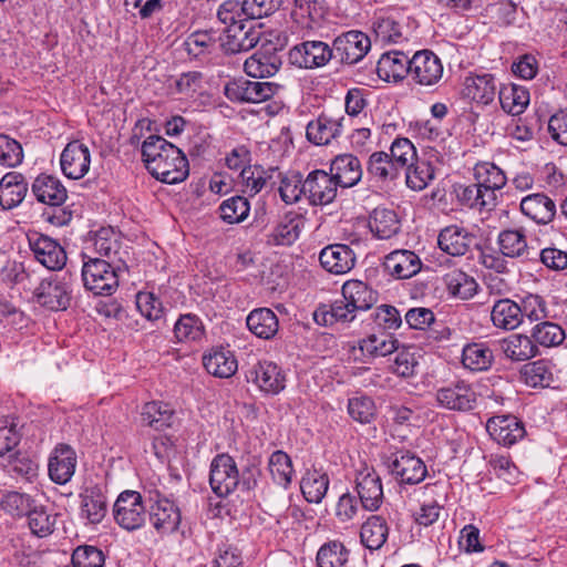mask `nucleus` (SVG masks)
<instances>
[{"mask_svg":"<svg viewBox=\"0 0 567 567\" xmlns=\"http://www.w3.org/2000/svg\"><path fill=\"white\" fill-rule=\"evenodd\" d=\"M566 334L564 329L551 321H542L532 329V339L537 346L545 348L557 347L563 343Z\"/></svg>","mask_w":567,"mask_h":567,"instance_id":"4d7b16f0","label":"nucleus"},{"mask_svg":"<svg viewBox=\"0 0 567 567\" xmlns=\"http://www.w3.org/2000/svg\"><path fill=\"white\" fill-rule=\"evenodd\" d=\"M357 313V309L351 307L350 302L342 297V299L336 300L330 306L319 307L313 313V319L318 324L322 326L349 323L355 319Z\"/></svg>","mask_w":567,"mask_h":567,"instance_id":"f704fd0d","label":"nucleus"},{"mask_svg":"<svg viewBox=\"0 0 567 567\" xmlns=\"http://www.w3.org/2000/svg\"><path fill=\"white\" fill-rule=\"evenodd\" d=\"M174 412L167 403L161 401L147 402L141 411L143 425L162 431L172 425Z\"/></svg>","mask_w":567,"mask_h":567,"instance_id":"a18cd8bd","label":"nucleus"},{"mask_svg":"<svg viewBox=\"0 0 567 567\" xmlns=\"http://www.w3.org/2000/svg\"><path fill=\"white\" fill-rule=\"evenodd\" d=\"M493 324L503 330H514L522 324L519 303L508 299H498L491 311Z\"/></svg>","mask_w":567,"mask_h":567,"instance_id":"a19ab883","label":"nucleus"},{"mask_svg":"<svg viewBox=\"0 0 567 567\" xmlns=\"http://www.w3.org/2000/svg\"><path fill=\"white\" fill-rule=\"evenodd\" d=\"M398 344L391 336L371 334L360 342V350L372 358L385 357L398 351Z\"/></svg>","mask_w":567,"mask_h":567,"instance_id":"e2e57ef3","label":"nucleus"},{"mask_svg":"<svg viewBox=\"0 0 567 567\" xmlns=\"http://www.w3.org/2000/svg\"><path fill=\"white\" fill-rule=\"evenodd\" d=\"M333 55V49L319 40L303 41L288 52V61L299 69H316L326 65Z\"/></svg>","mask_w":567,"mask_h":567,"instance_id":"9d476101","label":"nucleus"},{"mask_svg":"<svg viewBox=\"0 0 567 567\" xmlns=\"http://www.w3.org/2000/svg\"><path fill=\"white\" fill-rule=\"evenodd\" d=\"M115 522L126 530L141 528L146 520V507L142 495L136 491L122 492L114 503Z\"/></svg>","mask_w":567,"mask_h":567,"instance_id":"39448f33","label":"nucleus"},{"mask_svg":"<svg viewBox=\"0 0 567 567\" xmlns=\"http://www.w3.org/2000/svg\"><path fill=\"white\" fill-rule=\"evenodd\" d=\"M91 153L89 147L80 141L66 144L60 156L61 171L70 179L84 177L90 169Z\"/></svg>","mask_w":567,"mask_h":567,"instance_id":"2eb2a0df","label":"nucleus"},{"mask_svg":"<svg viewBox=\"0 0 567 567\" xmlns=\"http://www.w3.org/2000/svg\"><path fill=\"white\" fill-rule=\"evenodd\" d=\"M25 516L33 535L47 537L53 532L55 518L48 514L43 507L38 508L33 506Z\"/></svg>","mask_w":567,"mask_h":567,"instance_id":"774afa93","label":"nucleus"},{"mask_svg":"<svg viewBox=\"0 0 567 567\" xmlns=\"http://www.w3.org/2000/svg\"><path fill=\"white\" fill-rule=\"evenodd\" d=\"M268 468L274 482L287 488L292 478L293 468L289 455L284 451H275L268 462Z\"/></svg>","mask_w":567,"mask_h":567,"instance_id":"6e6d98bb","label":"nucleus"},{"mask_svg":"<svg viewBox=\"0 0 567 567\" xmlns=\"http://www.w3.org/2000/svg\"><path fill=\"white\" fill-rule=\"evenodd\" d=\"M28 243L35 260L47 269L56 271L65 266L66 252L58 240L34 231L28 235Z\"/></svg>","mask_w":567,"mask_h":567,"instance_id":"1a4fd4ad","label":"nucleus"},{"mask_svg":"<svg viewBox=\"0 0 567 567\" xmlns=\"http://www.w3.org/2000/svg\"><path fill=\"white\" fill-rule=\"evenodd\" d=\"M391 474L401 483L415 485L421 483L427 474L424 462L409 451H401L393 455L389 464Z\"/></svg>","mask_w":567,"mask_h":567,"instance_id":"ddd939ff","label":"nucleus"},{"mask_svg":"<svg viewBox=\"0 0 567 567\" xmlns=\"http://www.w3.org/2000/svg\"><path fill=\"white\" fill-rule=\"evenodd\" d=\"M302 227V216L298 213L289 212L274 227L268 235L267 241L275 246H290L299 238Z\"/></svg>","mask_w":567,"mask_h":567,"instance_id":"cd10ccee","label":"nucleus"},{"mask_svg":"<svg viewBox=\"0 0 567 567\" xmlns=\"http://www.w3.org/2000/svg\"><path fill=\"white\" fill-rule=\"evenodd\" d=\"M34 298L49 310H65L72 298V276L65 272L44 278L35 288Z\"/></svg>","mask_w":567,"mask_h":567,"instance_id":"f03ea898","label":"nucleus"},{"mask_svg":"<svg viewBox=\"0 0 567 567\" xmlns=\"http://www.w3.org/2000/svg\"><path fill=\"white\" fill-rule=\"evenodd\" d=\"M368 174L378 182L386 183L396 179L401 171L392 161L388 152H373L367 162Z\"/></svg>","mask_w":567,"mask_h":567,"instance_id":"c03bdc74","label":"nucleus"},{"mask_svg":"<svg viewBox=\"0 0 567 567\" xmlns=\"http://www.w3.org/2000/svg\"><path fill=\"white\" fill-rule=\"evenodd\" d=\"M330 173L340 187L350 188L361 181L363 171L357 156L340 154L332 159Z\"/></svg>","mask_w":567,"mask_h":567,"instance_id":"5701e85b","label":"nucleus"},{"mask_svg":"<svg viewBox=\"0 0 567 567\" xmlns=\"http://www.w3.org/2000/svg\"><path fill=\"white\" fill-rule=\"evenodd\" d=\"M303 181L300 173H291L281 176L279 195L282 202L286 204H293L300 200L302 196L306 197V190H303Z\"/></svg>","mask_w":567,"mask_h":567,"instance_id":"0e129e2a","label":"nucleus"},{"mask_svg":"<svg viewBox=\"0 0 567 567\" xmlns=\"http://www.w3.org/2000/svg\"><path fill=\"white\" fill-rule=\"evenodd\" d=\"M504 355L513 362L527 361L538 354V348L532 336L513 333L499 341Z\"/></svg>","mask_w":567,"mask_h":567,"instance_id":"7c9ffc66","label":"nucleus"},{"mask_svg":"<svg viewBox=\"0 0 567 567\" xmlns=\"http://www.w3.org/2000/svg\"><path fill=\"white\" fill-rule=\"evenodd\" d=\"M522 214L537 225L550 224L557 216L555 200L545 193H533L522 198L519 204Z\"/></svg>","mask_w":567,"mask_h":567,"instance_id":"a211bd4d","label":"nucleus"},{"mask_svg":"<svg viewBox=\"0 0 567 567\" xmlns=\"http://www.w3.org/2000/svg\"><path fill=\"white\" fill-rule=\"evenodd\" d=\"M333 45L342 62L354 64L368 53L371 42L363 32L352 30L339 35Z\"/></svg>","mask_w":567,"mask_h":567,"instance_id":"6ab92c4d","label":"nucleus"},{"mask_svg":"<svg viewBox=\"0 0 567 567\" xmlns=\"http://www.w3.org/2000/svg\"><path fill=\"white\" fill-rule=\"evenodd\" d=\"M81 275L84 287L96 296H111L118 287V270L101 258L84 261Z\"/></svg>","mask_w":567,"mask_h":567,"instance_id":"7ed1b4c3","label":"nucleus"},{"mask_svg":"<svg viewBox=\"0 0 567 567\" xmlns=\"http://www.w3.org/2000/svg\"><path fill=\"white\" fill-rule=\"evenodd\" d=\"M437 405L458 412H468L476 406L477 396L472 385L463 380L441 386L435 391Z\"/></svg>","mask_w":567,"mask_h":567,"instance_id":"9b49d317","label":"nucleus"},{"mask_svg":"<svg viewBox=\"0 0 567 567\" xmlns=\"http://www.w3.org/2000/svg\"><path fill=\"white\" fill-rule=\"evenodd\" d=\"M246 323L256 337L265 340L274 338L279 329L278 318L269 308L254 309L247 316Z\"/></svg>","mask_w":567,"mask_h":567,"instance_id":"58836bf2","label":"nucleus"},{"mask_svg":"<svg viewBox=\"0 0 567 567\" xmlns=\"http://www.w3.org/2000/svg\"><path fill=\"white\" fill-rule=\"evenodd\" d=\"M338 184L331 173L323 169L310 172L303 181V190L311 205H328L337 196Z\"/></svg>","mask_w":567,"mask_h":567,"instance_id":"f8f14e48","label":"nucleus"},{"mask_svg":"<svg viewBox=\"0 0 567 567\" xmlns=\"http://www.w3.org/2000/svg\"><path fill=\"white\" fill-rule=\"evenodd\" d=\"M355 491L365 511L374 512L383 502L381 477L374 468H364L357 474Z\"/></svg>","mask_w":567,"mask_h":567,"instance_id":"f3484780","label":"nucleus"},{"mask_svg":"<svg viewBox=\"0 0 567 567\" xmlns=\"http://www.w3.org/2000/svg\"><path fill=\"white\" fill-rule=\"evenodd\" d=\"M220 40L227 53L236 54L255 48L259 41V32L251 28L246 29L244 24L233 25L224 30V38Z\"/></svg>","mask_w":567,"mask_h":567,"instance_id":"c85d7f7f","label":"nucleus"},{"mask_svg":"<svg viewBox=\"0 0 567 567\" xmlns=\"http://www.w3.org/2000/svg\"><path fill=\"white\" fill-rule=\"evenodd\" d=\"M400 227V219L393 209L377 207L369 219V228L379 239H390L399 233Z\"/></svg>","mask_w":567,"mask_h":567,"instance_id":"ea45409f","label":"nucleus"},{"mask_svg":"<svg viewBox=\"0 0 567 567\" xmlns=\"http://www.w3.org/2000/svg\"><path fill=\"white\" fill-rule=\"evenodd\" d=\"M403 171H405L406 186L412 190H423L434 178L432 164L425 159H419L417 157Z\"/></svg>","mask_w":567,"mask_h":567,"instance_id":"603ef678","label":"nucleus"},{"mask_svg":"<svg viewBox=\"0 0 567 567\" xmlns=\"http://www.w3.org/2000/svg\"><path fill=\"white\" fill-rule=\"evenodd\" d=\"M275 173L281 176L277 167L265 169L261 166H248L247 168H243L240 176L246 192H248L250 196H254L269 184Z\"/></svg>","mask_w":567,"mask_h":567,"instance_id":"5fc2aeb1","label":"nucleus"},{"mask_svg":"<svg viewBox=\"0 0 567 567\" xmlns=\"http://www.w3.org/2000/svg\"><path fill=\"white\" fill-rule=\"evenodd\" d=\"M473 240L474 236L467 230L451 225L440 231L437 244L444 252L451 256H463L468 251Z\"/></svg>","mask_w":567,"mask_h":567,"instance_id":"2f4dec72","label":"nucleus"},{"mask_svg":"<svg viewBox=\"0 0 567 567\" xmlns=\"http://www.w3.org/2000/svg\"><path fill=\"white\" fill-rule=\"evenodd\" d=\"M497 244L501 252L511 258L527 255V239L523 229H505L498 234Z\"/></svg>","mask_w":567,"mask_h":567,"instance_id":"8fccbe9b","label":"nucleus"},{"mask_svg":"<svg viewBox=\"0 0 567 567\" xmlns=\"http://www.w3.org/2000/svg\"><path fill=\"white\" fill-rule=\"evenodd\" d=\"M389 527L384 518L378 515L370 516L361 526L360 538L364 547L370 550L380 549L386 542Z\"/></svg>","mask_w":567,"mask_h":567,"instance_id":"49530a36","label":"nucleus"},{"mask_svg":"<svg viewBox=\"0 0 567 567\" xmlns=\"http://www.w3.org/2000/svg\"><path fill=\"white\" fill-rule=\"evenodd\" d=\"M486 431L495 442L504 446L514 445L526 434L523 422L511 414L489 417Z\"/></svg>","mask_w":567,"mask_h":567,"instance_id":"dca6fc26","label":"nucleus"},{"mask_svg":"<svg viewBox=\"0 0 567 567\" xmlns=\"http://www.w3.org/2000/svg\"><path fill=\"white\" fill-rule=\"evenodd\" d=\"M203 364L209 374L220 379L233 377L238 369L235 354L224 348L212 349L204 354Z\"/></svg>","mask_w":567,"mask_h":567,"instance_id":"c756f323","label":"nucleus"},{"mask_svg":"<svg viewBox=\"0 0 567 567\" xmlns=\"http://www.w3.org/2000/svg\"><path fill=\"white\" fill-rule=\"evenodd\" d=\"M456 197L462 205L468 208L482 210L491 209L495 206L491 193H485L476 182L471 185L460 186L456 189Z\"/></svg>","mask_w":567,"mask_h":567,"instance_id":"864d4df0","label":"nucleus"},{"mask_svg":"<svg viewBox=\"0 0 567 567\" xmlns=\"http://www.w3.org/2000/svg\"><path fill=\"white\" fill-rule=\"evenodd\" d=\"M246 380L268 395H277L286 388V374L282 369L268 360L251 364L246 371Z\"/></svg>","mask_w":567,"mask_h":567,"instance_id":"0eeeda50","label":"nucleus"},{"mask_svg":"<svg viewBox=\"0 0 567 567\" xmlns=\"http://www.w3.org/2000/svg\"><path fill=\"white\" fill-rule=\"evenodd\" d=\"M174 334L177 341H197L204 334V326L195 315H182L174 324Z\"/></svg>","mask_w":567,"mask_h":567,"instance_id":"680f3d73","label":"nucleus"},{"mask_svg":"<svg viewBox=\"0 0 567 567\" xmlns=\"http://www.w3.org/2000/svg\"><path fill=\"white\" fill-rule=\"evenodd\" d=\"M329 488V477L318 470L308 471L300 482V489L309 503L319 504Z\"/></svg>","mask_w":567,"mask_h":567,"instance_id":"de8ad7c7","label":"nucleus"},{"mask_svg":"<svg viewBox=\"0 0 567 567\" xmlns=\"http://www.w3.org/2000/svg\"><path fill=\"white\" fill-rule=\"evenodd\" d=\"M474 178L485 193H491L492 200L496 204V190L502 189L507 182L505 173L494 163L482 162L474 167Z\"/></svg>","mask_w":567,"mask_h":567,"instance_id":"e433bc0d","label":"nucleus"},{"mask_svg":"<svg viewBox=\"0 0 567 567\" xmlns=\"http://www.w3.org/2000/svg\"><path fill=\"white\" fill-rule=\"evenodd\" d=\"M142 157L147 171L166 184L183 182L189 173L185 154L158 135H150L142 144Z\"/></svg>","mask_w":567,"mask_h":567,"instance_id":"f257e3e1","label":"nucleus"},{"mask_svg":"<svg viewBox=\"0 0 567 567\" xmlns=\"http://www.w3.org/2000/svg\"><path fill=\"white\" fill-rule=\"evenodd\" d=\"M498 99L502 109L512 115L522 114L529 104L528 90L518 84H506L501 86Z\"/></svg>","mask_w":567,"mask_h":567,"instance_id":"37998d69","label":"nucleus"},{"mask_svg":"<svg viewBox=\"0 0 567 567\" xmlns=\"http://www.w3.org/2000/svg\"><path fill=\"white\" fill-rule=\"evenodd\" d=\"M281 64V56L276 49H261L245 61L244 70L251 78H267L275 75Z\"/></svg>","mask_w":567,"mask_h":567,"instance_id":"393cba45","label":"nucleus"},{"mask_svg":"<svg viewBox=\"0 0 567 567\" xmlns=\"http://www.w3.org/2000/svg\"><path fill=\"white\" fill-rule=\"evenodd\" d=\"M388 154L401 172L417 157L415 146L406 137H396Z\"/></svg>","mask_w":567,"mask_h":567,"instance_id":"69168bd1","label":"nucleus"},{"mask_svg":"<svg viewBox=\"0 0 567 567\" xmlns=\"http://www.w3.org/2000/svg\"><path fill=\"white\" fill-rule=\"evenodd\" d=\"M421 259L411 250H395L385 257V269L398 279L411 278L421 269Z\"/></svg>","mask_w":567,"mask_h":567,"instance_id":"473e14b6","label":"nucleus"},{"mask_svg":"<svg viewBox=\"0 0 567 567\" xmlns=\"http://www.w3.org/2000/svg\"><path fill=\"white\" fill-rule=\"evenodd\" d=\"M37 200L49 206H62L68 199V192L62 182L52 175H39L32 184Z\"/></svg>","mask_w":567,"mask_h":567,"instance_id":"b1692460","label":"nucleus"},{"mask_svg":"<svg viewBox=\"0 0 567 567\" xmlns=\"http://www.w3.org/2000/svg\"><path fill=\"white\" fill-rule=\"evenodd\" d=\"M218 209L225 223L239 224L248 217L250 204L246 197L236 195L225 199Z\"/></svg>","mask_w":567,"mask_h":567,"instance_id":"bf43d9fd","label":"nucleus"},{"mask_svg":"<svg viewBox=\"0 0 567 567\" xmlns=\"http://www.w3.org/2000/svg\"><path fill=\"white\" fill-rule=\"evenodd\" d=\"M520 379L532 388H547L554 382V374L550 363L545 360H537L525 364L520 369Z\"/></svg>","mask_w":567,"mask_h":567,"instance_id":"09e8293b","label":"nucleus"},{"mask_svg":"<svg viewBox=\"0 0 567 567\" xmlns=\"http://www.w3.org/2000/svg\"><path fill=\"white\" fill-rule=\"evenodd\" d=\"M493 361V351L485 343H472L463 349V365L472 371H485L489 369Z\"/></svg>","mask_w":567,"mask_h":567,"instance_id":"3c124183","label":"nucleus"},{"mask_svg":"<svg viewBox=\"0 0 567 567\" xmlns=\"http://www.w3.org/2000/svg\"><path fill=\"white\" fill-rule=\"evenodd\" d=\"M354 251L344 244H333L324 247L319 255L321 266L334 275L349 272L355 265Z\"/></svg>","mask_w":567,"mask_h":567,"instance_id":"412c9836","label":"nucleus"},{"mask_svg":"<svg viewBox=\"0 0 567 567\" xmlns=\"http://www.w3.org/2000/svg\"><path fill=\"white\" fill-rule=\"evenodd\" d=\"M28 192L24 177L17 172L6 174L0 181V205L12 209L22 203Z\"/></svg>","mask_w":567,"mask_h":567,"instance_id":"72a5a7b5","label":"nucleus"},{"mask_svg":"<svg viewBox=\"0 0 567 567\" xmlns=\"http://www.w3.org/2000/svg\"><path fill=\"white\" fill-rule=\"evenodd\" d=\"M411 59L402 51L386 52L377 64V73L386 82H398L410 74Z\"/></svg>","mask_w":567,"mask_h":567,"instance_id":"bb28decb","label":"nucleus"},{"mask_svg":"<svg viewBox=\"0 0 567 567\" xmlns=\"http://www.w3.org/2000/svg\"><path fill=\"white\" fill-rule=\"evenodd\" d=\"M76 467V454L68 444H59L52 452L48 470L50 478L60 485L71 481Z\"/></svg>","mask_w":567,"mask_h":567,"instance_id":"aec40b11","label":"nucleus"},{"mask_svg":"<svg viewBox=\"0 0 567 567\" xmlns=\"http://www.w3.org/2000/svg\"><path fill=\"white\" fill-rule=\"evenodd\" d=\"M342 297L357 311H367L378 301V292L361 280H348L342 286Z\"/></svg>","mask_w":567,"mask_h":567,"instance_id":"4c0bfd02","label":"nucleus"},{"mask_svg":"<svg viewBox=\"0 0 567 567\" xmlns=\"http://www.w3.org/2000/svg\"><path fill=\"white\" fill-rule=\"evenodd\" d=\"M239 484L236 462L228 454L216 455L210 463L209 485L219 497L230 495Z\"/></svg>","mask_w":567,"mask_h":567,"instance_id":"6e6552de","label":"nucleus"},{"mask_svg":"<svg viewBox=\"0 0 567 567\" xmlns=\"http://www.w3.org/2000/svg\"><path fill=\"white\" fill-rule=\"evenodd\" d=\"M341 118L321 114L307 125V138L316 145H328L341 132Z\"/></svg>","mask_w":567,"mask_h":567,"instance_id":"c9c22d12","label":"nucleus"},{"mask_svg":"<svg viewBox=\"0 0 567 567\" xmlns=\"http://www.w3.org/2000/svg\"><path fill=\"white\" fill-rule=\"evenodd\" d=\"M279 89L280 85L272 82L239 78L225 85V95L231 102L261 103L271 99Z\"/></svg>","mask_w":567,"mask_h":567,"instance_id":"20e7f679","label":"nucleus"},{"mask_svg":"<svg viewBox=\"0 0 567 567\" xmlns=\"http://www.w3.org/2000/svg\"><path fill=\"white\" fill-rule=\"evenodd\" d=\"M410 75L417 84L432 86L442 79L443 64L432 51H417L411 58Z\"/></svg>","mask_w":567,"mask_h":567,"instance_id":"4468645a","label":"nucleus"},{"mask_svg":"<svg viewBox=\"0 0 567 567\" xmlns=\"http://www.w3.org/2000/svg\"><path fill=\"white\" fill-rule=\"evenodd\" d=\"M150 520L159 534H172L181 524V512L172 501L158 498L150 506Z\"/></svg>","mask_w":567,"mask_h":567,"instance_id":"4be33fe9","label":"nucleus"},{"mask_svg":"<svg viewBox=\"0 0 567 567\" xmlns=\"http://www.w3.org/2000/svg\"><path fill=\"white\" fill-rule=\"evenodd\" d=\"M349 551L339 540L323 544L317 554L318 567H343L348 561Z\"/></svg>","mask_w":567,"mask_h":567,"instance_id":"13d9d810","label":"nucleus"},{"mask_svg":"<svg viewBox=\"0 0 567 567\" xmlns=\"http://www.w3.org/2000/svg\"><path fill=\"white\" fill-rule=\"evenodd\" d=\"M80 518L87 525L102 523L109 513L107 489L103 484H85L80 494Z\"/></svg>","mask_w":567,"mask_h":567,"instance_id":"423d86ee","label":"nucleus"},{"mask_svg":"<svg viewBox=\"0 0 567 567\" xmlns=\"http://www.w3.org/2000/svg\"><path fill=\"white\" fill-rule=\"evenodd\" d=\"M496 81L493 74H475L465 78L463 95L478 104L492 103L496 95Z\"/></svg>","mask_w":567,"mask_h":567,"instance_id":"a878e982","label":"nucleus"},{"mask_svg":"<svg viewBox=\"0 0 567 567\" xmlns=\"http://www.w3.org/2000/svg\"><path fill=\"white\" fill-rule=\"evenodd\" d=\"M136 308L150 321H161L164 316L163 303L153 292L140 291L136 295Z\"/></svg>","mask_w":567,"mask_h":567,"instance_id":"338daca9","label":"nucleus"},{"mask_svg":"<svg viewBox=\"0 0 567 567\" xmlns=\"http://www.w3.org/2000/svg\"><path fill=\"white\" fill-rule=\"evenodd\" d=\"M220 37L213 29L198 30L192 32L185 40L186 51L194 56H199L204 53H209L216 45Z\"/></svg>","mask_w":567,"mask_h":567,"instance_id":"052dcab7","label":"nucleus"},{"mask_svg":"<svg viewBox=\"0 0 567 567\" xmlns=\"http://www.w3.org/2000/svg\"><path fill=\"white\" fill-rule=\"evenodd\" d=\"M444 284L451 296L462 300L471 299L478 289L475 278L461 269H452L445 274Z\"/></svg>","mask_w":567,"mask_h":567,"instance_id":"79ce46f5","label":"nucleus"}]
</instances>
